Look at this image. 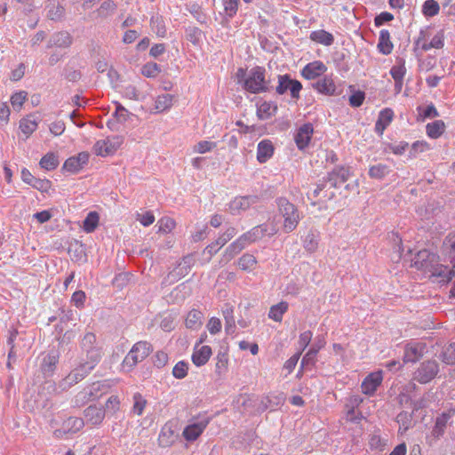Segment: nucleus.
<instances>
[{
    "mask_svg": "<svg viewBox=\"0 0 455 455\" xmlns=\"http://www.w3.org/2000/svg\"><path fill=\"white\" fill-rule=\"evenodd\" d=\"M269 89V82L265 77V68L255 67L248 72L244 79V90L251 93H260Z\"/></svg>",
    "mask_w": 455,
    "mask_h": 455,
    "instance_id": "f257e3e1",
    "label": "nucleus"
},
{
    "mask_svg": "<svg viewBox=\"0 0 455 455\" xmlns=\"http://www.w3.org/2000/svg\"><path fill=\"white\" fill-rule=\"evenodd\" d=\"M279 212L283 217V231L290 233L293 231L299 224V213L294 204L290 203L286 198H279L277 201Z\"/></svg>",
    "mask_w": 455,
    "mask_h": 455,
    "instance_id": "f03ea898",
    "label": "nucleus"
},
{
    "mask_svg": "<svg viewBox=\"0 0 455 455\" xmlns=\"http://www.w3.org/2000/svg\"><path fill=\"white\" fill-rule=\"evenodd\" d=\"M151 345L147 341H139L133 345L123 361V367L132 370L139 362L143 361L151 352Z\"/></svg>",
    "mask_w": 455,
    "mask_h": 455,
    "instance_id": "7ed1b4c3",
    "label": "nucleus"
},
{
    "mask_svg": "<svg viewBox=\"0 0 455 455\" xmlns=\"http://www.w3.org/2000/svg\"><path fill=\"white\" fill-rule=\"evenodd\" d=\"M96 364L97 363H92L89 360H85L84 362L80 363L76 368H75L65 379L60 381V387L62 390H67L75 384L78 383L84 379L87 374H89V372L95 367Z\"/></svg>",
    "mask_w": 455,
    "mask_h": 455,
    "instance_id": "20e7f679",
    "label": "nucleus"
},
{
    "mask_svg": "<svg viewBox=\"0 0 455 455\" xmlns=\"http://www.w3.org/2000/svg\"><path fill=\"white\" fill-rule=\"evenodd\" d=\"M124 142L122 136L108 137L105 140H98L93 148V153L96 156L105 157L115 154Z\"/></svg>",
    "mask_w": 455,
    "mask_h": 455,
    "instance_id": "39448f33",
    "label": "nucleus"
},
{
    "mask_svg": "<svg viewBox=\"0 0 455 455\" xmlns=\"http://www.w3.org/2000/svg\"><path fill=\"white\" fill-rule=\"evenodd\" d=\"M437 255L427 250H421L411 259V266L419 270L431 272L437 261Z\"/></svg>",
    "mask_w": 455,
    "mask_h": 455,
    "instance_id": "423d86ee",
    "label": "nucleus"
},
{
    "mask_svg": "<svg viewBox=\"0 0 455 455\" xmlns=\"http://www.w3.org/2000/svg\"><path fill=\"white\" fill-rule=\"evenodd\" d=\"M439 371L438 363L435 360L423 362L414 374V379L419 383H427L432 380Z\"/></svg>",
    "mask_w": 455,
    "mask_h": 455,
    "instance_id": "0eeeda50",
    "label": "nucleus"
},
{
    "mask_svg": "<svg viewBox=\"0 0 455 455\" xmlns=\"http://www.w3.org/2000/svg\"><path fill=\"white\" fill-rule=\"evenodd\" d=\"M301 89L302 85L298 80L291 79L288 75L278 76V85L276 87L278 94H283L290 91L291 97L298 99Z\"/></svg>",
    "mask_w": 455,
    "mask_h": 455,
    "instance_id": "6e6552de",
    "label": "nucleus"
},
{
    "mask_svg": "<svg viewBox=\"0 0 455 455\" xmlns=\"http://www.w3.org/2000/svg\"><path fill=\"white\" fill-rule=\"evenodd\" d=\"M96 337L92 332H87L82 339V348L86 352V360L98 363L100 359V349L94 347Z\"/></svg>",
    "mask_w": 455,
    "mask_h": 455,
    "instance_id": "1a4fd4ad",
    "label": "nucleus"
},
{
    "mask_svg": "<svg viewBox=\"0 0 455 455\" xmlns=\"http://www.w3.org/2000/svg\"><path fill=\"white\" fill-rule=\"evenodd\" d=\"M259 198L255 196L235 197L230 202L228 209L233 215L240 214L242 212L248 210L251 205L258 203Z\"/></svg>",
    "mask_w": 455,
    "mask_h": 455,
    "instance_id": "9d476101",
    "label": "nucleus"
},
{
    "mask_svg": "<svg viewBox=\"0 0 455 455\" xmlns=\"http://www.w3.org/2000/svg\"><path fill=\"white\" fill-rule=\"evenodd\" d=\"M90 155L88 152H81L76 156L68 158L63 165V169L70 172H77L82 170L89 161Z\"/></svg>",
    "mask_w": 455,
    "mask_h": 455,
    "instance_id": "9b49d317",
    "label": "nucleus"
},
{
    "mask_svg": "<svg viewBox=\"0 0 455 455\" xmlns=\"http://www.w3.org/2000/svg\"><path fill=\"white\" fill-rule=\"evenodd\" d=\"M84 425V419L81 418L70 417L67 419L60 429L54 431L56 437H61L66 434L76 433L83 428Z\"/></svg>",
    "mask_w": 455,
    "mask_h": 455,
    "instance_id": "f8f14e48",
    "label": "nucleus"
},
{
    "mask_svg": "<svg viewBox=\"0 0 455 455\" xmlns=\"http://www.w3.org/2000/svg\"><path fill=\"white\" fill-rule=\"evenodd\" d=\"M382 373L381 371H376L369 374L362 383V391L365 395H371L375 393L378 387L382 382Z\"/></svg>",
    "mask_w": 455,
    "mask_h": 455,
    "instance_id": "ddd939ff",
    "label": "nucleus"
},
{
    "mask_svg": "<svg viewBox=\"0 0 455 455\" xmlns=\"http://www.w3.org/2000/svg\"><path fill=\"white\" fill-rule=\"evenodd\" d=\"M208 423V419H204L199 422L188 425L183 430L184 438L189 442L196 440L204 432Z\"/></svg>",
    "mask_w": 455,
    "mask_h": 455,
    "instance_id": "4468645a",
    "label": "nucleus"
},
{
    "mask_svg": "<svg viewBox=\"0 0 455 455\" xmlns=\"http://www.w3.org/2000/svg\"><path fill=\"white\" fill-rule=\"evenodd\" d=\"M327 70L326 66L321 61H313L304 67L301 75L306 79L311 80L320 76Z\"/></svg>",
    "mask_w": 455,
    "mask_h": 455,
    "instance_id": "2eb2a0df",
    "label": "nucleus"
},
{
    "mask_svg": "<svg viewBox=\"0 0 455 455\" xmlns=\"http://www.w3.org/2000/svg\"><path fill=\"white\" fill-rule=\"evenodd\" d=\"M314 129L311 124H303L295 134V142L299 149L305 148L313 134Z\"/></svg>",
    "mask_w": 455,
    "mask_h": 455,
    "instance_id": "dca6fc26",
    "label": "nucleus"
},
{
    "mask_svg": "<svg viewBox=\"0 0 455 455\" xmlns=\"http://www.w3.org/2000/svg\"><path fill=\"white\" fill-rule=\"evenodd\" d=\"M84 416L92 425H99L105 418V410L96 405H90L84 411Z\"/></svg>",
    "mask_w": 455,
    "mask_h": 455,
    "instance_id": "f3484780",
    "label": "nucleus"
},
{
    "mask_svg": "<svg viewBox=\"0 0 455 455\" xmlns=\"http://www.w3.org/2000/svg\"><path fill=\"white\" fill-rule=\"evenodd\" d=\"M192 264L193 258L190 255L184 257L182 260L178 264V267L169 274V276L172 281H175L187 275Z\"/></svg>",
    "mask_w": 455,
    "mask_h": 455,
    "instance_id": "a211bd4d",
    "label": "nucleus"
},
{
    "mask_svg": "<svg viewBox=\"0 0 455 455\" xmlns=\"http://www.w3.org/2000/svg\"><path fill=\"white\" fill-rule=\"evenodd\" d=\"M432 275L440 277V282L448 283L451 281L455 275V267L453 265L451 267L448 266L439 265L437 261L435 264V267L430 272Z\"/></svg>",
    "mask_w": 455,
    "mask_h": 455,
    "instance_id": "6ab92c4d",
    "label": "nucleus"
},
{
    "mask_svg": "<svg viewBox=\"0 0 455 455\" xmlns=\"http://www.w3.org/2000/svg\"><path fill=\"white\" fill-rule=\"evenodd\" d=\"M72 44V36L68 32L66 31H60L58 33L53 34L49 42H48V47H68Z\"/></svg>",
    "mask_w": 455,
    "mask_h": 455,
    "instance_id": "aec40b11",
    "label": "nucleus"
},
{
    "mask_svg": "<svg viewBox=\"0 0 455 455\" xmlns=\"http://www.w3.org/2000/svg\"><path fill=\"white\" fill-rule=\"evenodd\" d=\"M274 153V146L270 140H264L258 144L257 159L259 163H266Z\"/></svg>",
    "mask_w": 455,
    "mask_h": 455,
    "instance_id": "412c9836",
    "label": "nucleus"
},
{
    "mask_svg": "<svg viewBox=\"0 0 455 455\" xmlns=\"http://www.w3.org/2000/svg\"><path fill=\"white\" fill-rule=\"evenodd\" d=\"M278 231L277 228L272 225L270 228L267 224H262L252 228L249 233L253 242L262 238L265 235H274Z\"/></svg>",
    "mask_w": 455,
    "mask_h": 455,
    "instance_id": "4be33fe9",
    "label": "nucleus"
},
{
    "mask_svg": "<svg viewBox=\"0 0 455 455\" xmlns=\"http://www.w3.org/2000/svg\"><path fill=\"white\" fill-rule=\"evenodd\" d=\"M442 251L455 267V234L446 236L443 243Z\"/></svg>",
    "mask_w": 455,
    "mask_h": 455,
    "instance_id": "5701e85b",
    "label": "nucleus"
},
{
    "mask_svg": "<svg viewBox=\"0 0 455 455\" xmlns=\"http://www.w3.org/2000/svg\"><path fill=\"white\" fill-rule=\"evenodd\" d=\"M394 113L390 108H385L380 111L379 118L375 124V131L381 135L387 126L391 123Z\"/></svg>",
    "mask_w": 455,
    "mask_h": 455,
    "instance_id": "b1692460",
    "label": "nucleus"
},
{
    "mask_svg": "<svg viewBox=\"0 0 455 455\" xmlns=\"http://www.w3.org/2000/svg\"><path fill=\"white\" fill-rule=\"evenodd\" d=\"M349 176V171L346 168H339L332 171L329 173L328 182H330L331 187L336 188L341 183H344L347 180Z\"/></svg>",
    "mask_w": 455,
    "mask_h": 455,
    "instance_id": "393cba45",
    "label": "nucleus"
},
{
    "mask_svg": "<svg viewBox=\"0 0 455 455\" xmlns=\"http://www.w3.org/2000/svg\"><path fill=\"white\" fill-rule=\"evenodd\" d=\"M325 345L324 339L323 337L318 336L313 346L310 347V349L307 351V353L304 355L302 359V365L313 363L315 355H317L318 351L323 347Z\"/></svg>",
    "mask_w": 455,
    "mask_h": 455,
    "instance_id": "a878e982",
    "label": "nucleus"
},
{
    "mask_svg": "<svg viewBox=\"0 0 455 455\" xmlns=\"http://www.w3.org/2000/svg\"><path fill=\"white\" fill-rule=\"evenodd\" d=\"M313 87L319 92L327 95H332L336 90L333 80L329 76H324L323 78L318 80L313 84Z\"/></svg>",
    "mask_w": 455,
    "mask_h": 455,
    "instance_id": "bb28decb",
    "label": "nucleus"
},
{
    "mask_svg": "<svg viewBox=\"0 0 455 455\" xmlns=\"http://www.w3.org/2000/svg\"><path fill=\"white\" fill-rule=\"evenodd\" d=\"M212 355V348L209 346H202L196 350L192 355V361L196 366L205 364Z\"/></svg>",
    "mask_w": 455,
    "mask_h": 455,
    "instance_id": "cd10ccee",
    "label": "nucleus"
},
{
    "mask_svg": "<svg viewBox=\"0 0 455 455\" xmlns=\"http://www.w3.org/2000/svg\"><path fill=\"white\" fill-rule=\"evenodd\" d=\"M203 318L204 314L197 310V309H192L188 312L187 318H186V326L189 329H198L203 324Z\"/></svg>",
    "mask_w": 455,
    "mask_h": 455,
    "instance_id": "c85d7f7f",
    "label": "nucleus"
},
{
    "mask_svg": "<svg viewBox=\"0 0 455 455\" xmlns=\"http://www.w3.org/2000/svg\"><path fill=\"white\" fill-rule=\"evenodd\" d=\"M378 48L383 54H389L393 50V44L390 40V34L387 30L382 29L379 33Z\"/></svg>",
    "mask_w": 455,
    "mask_h": 455,
    "instance_id": "c756f323",
    "label": "nucleus"
},
{
    "mask_svg": "<svg viewBox=\"0 0 455 455\" xmlns=\"http://www.w3.org/2000/svg\"><path fill=\"white\" fill-rule=\"evenodd\" d=\"M106 385L100 382L93 383L90 387L84 389L76 397H82V399H86L87 401L95 399L99 397L100 395H98V392L102 391L105 388Z\"/></svg>",
    "mask_w": 455,
    "mask_h": 455,
    "instance_id": "7c9ffc66",
    "label": "nucleus"
},
{
    "mask_svg": "<svg viewBox=\"0 0 455 455\" xmlns=\"http://www.w3.org/2000/svg\"><path fill=\"white\" fill-rule=\"evenodd\" d=\"M243 249L244 247L243 246V244H241L240 242L235 240L226 248L223 253V257L221 259V262L225 264L229 262L235 255L240 253Z\"/></svg>",
    "mask_w": 455,
    "mask_h": 455,
    "instance_id": "2f4dec72",
    "label": "nucleus"
},
{
    "mask_svg": "<svg viewBox=\"0 0 455 455\" xmlns=\"http://www.w3.org/2000/svg\"><path fill=\"white\" fill-rule=\"evenodd\" d=\"M288 310V303L281 301L276 305L270 307L268 312V317L275 322H282L283 315Z\"/></svg>",
    "mask_w": 455,
    "mask_h": 455,
    "instance_id": "473e14b6",
    "label": "nucleus"
},
{
    "mask_svg": "<svg viewBox=\"0 0 455 455\" xmlns=\"http://www.w3.org/2000/svg\"><path fill=\"white\" fill-rule=\"evenodd\" d=\"M176 436L170 427H164L158 437L161 447H170L175 441Z\"/></svg>",
    "mask_w": 455,
    "mask_h": 455,
    "instance_id": "72a5a7b5",
    "label": "nucleus"
},
{
    "mask_svg": "<svg viewBox=\"0 0 455 455\" xmlns=\"http://www.w3.org/2000/svg\"><path fill=\"white\" fill-rule=\"evenodd\" d=\"M313 41L324 44L326 46L331 45L334 42L333 36L325 30L313 31L310 35Z\"/></svg>",
    "mask_w": 455,
    "mask_h": 455,
    "instance_id": "f704fd0d",
    "label": "nucleus"
},
{
    "mask_svg": "<svg viewBox=\"0 0 455 455\" xmlns=\"http://www.w3.org/2000/svg\"><path fill=\"white\" fill-rule=\"evenodd\" d=\"M237 265L242 270L251 272L255 268L257 259L252 254L244 253L238 259Z\"/></svg>",
    "mask_w": 455,
    "mask_h": 455,
    "instance_id": "c9c22d12",
    "label": "nucleus"
},
{
    "mask_svg": "<svg viewBox=\"0 0 455 455\" xmlns=\"http://www.w3.org/2000/svg\"><path fill=\"white\" fill-rule=\"evenodd\" d=\"M427 133L433 139L439 138L445 130V124L442 120H436L433 123L427 124L426 126Z\"/></svg>",
    "mask_w": 455,
    "mask_h": 455,
    "instance_id": "e433bc0d",
    "label": "nucleus"
},
{
    "mask_svg": "<svg viewBox=\"0 0 455 455\" xmlns=\"http://www.w3.org/2000/svg\"><path fill=\"white\" fill-rule=\"evenodd\" d=\"M116 4L113 0H105L96 11L99 18L107 19L114 14L116 10Z\"/></svg>",
    "mask_w": 455,
    "mask_h": 455,
    "instance_id": "4c0bfd02",
    "label": "nucleus"
},
{
    "mask_svg": "<svg viewBox=\"0 0 455 455\" xmlns=\"http://www.w3.org/2000/svg\"><path fill=\"white\" fill-rule=\"evenodd\" d=\"M421 356L422 351L419 346H407L404 349L403 362L415 363Z\"/></svg>",
    "mask_w": 455,
    "mask_h": 455,
    "instance_id": "58836bf2",
    "label": "nucleus"
},
{
    "mask_svg": "<svg viewBox=\"0 0 455 455\" xmlns=\"http://www.w3.org/2000/svg\"><path fill=\"white\" fill-rule=\"evenodd\" d=\"M173 96L171 94H162L155 101V109L157 112H163L172 106Z\"/></svg>",
    "mask_w": 455,
    "mask_h": 455,
    "instance_id": "ea45409f",
    "label": "nucleus"
},
{
    "mask_svg": "<svg viewBox=\"0 0 455 455\" xmlns=\"http://www.w3.org/2000/svg\"><path fill=\"white\" fill-rule=\"evenodd\" d=\"M100 216L96 212H91L84 220L83 228L86 233L93 232L99 225Z\"/></svg>",
    "mask_w": 455,
    "mask_h": 455,
    "instance_id": "a19ab883",
    "label": "nucleus"
},
{
    "mask_svg": "<svg viewBox=\"0 0 455 455\" xmlns=\"http://www.w3.org/2000/svg\"><path fill=\"white\" fill-rule=\"evenodd\" d=\"M388 439L382 437L379 431H375L370 435L369 444L371 449L382 451L387 444Z\"/></svg>",
    "mask_w": 455,
    "mask_h": 455,
    "instance_id": "79ce46f5",
    "label": "nucleus"
},
{
    "mask_svg": "<svg viewBox=\"0 0 455 455\" xmlns=\"http://www.w3.org/2000/svg\"><path fill=\"white\" fill-rule=\"evenodd\" d=\"M390 172V168L387 164H378L369 170V175L372 179L381 180Z\"/></svg>",
    "mask_w": 455,
    "mask_h": 455,
    "instance_id": "37998d69",
    "label": "nucleus"
},
{
    "mask_svg": "<svg viewBox=\"0 0 455 455\" xmlns=\"http://www.w3.org/2000/svg\"><path fill=\"white\" fill-rule=\"evenodd\" d=\"M39 164L45 170H54L59 165L58 156L53 153H48L41 158Z\"/></svg>",
    "mask_w": 455,
    "mask_h": 455,
    "instance_id": "c03bdc74",
    "label": "nucleus"
},
{
    "mask_svg": "<svg viewBox=\"0 0 455 455\" xmlns=\"http://www.w3.org/2000/svg\"><path fill=\"white\" fill-rule=\"evenodd\" d=\"M151 28L156 34L161 37H164L166 34V28L164 22L161 16H153L150 20Z\"/></svg>",
    "mask_w": 455,
    "mask_h": 455,
    "instance_id": "a18cd8bd",
    "label": "nucleus"
},
{
    "mask_svg": "<svg viewBox=\"0 0 455 455\" xmlns=\"http://www.w3.org/2000/svg\"><path fill=\"white\" fill-rule=\"evenodd\" d=\"M37 128V123L36 120L30 118H23L20 122V129L28 138Z\"/></svg>",
    "mask_w": 455,
    "mask_h": 455,
    "instance_id": "49530a36",
    "label": "nucleus"
},
{
    "mask_svg": "<svg viewBox=\"0 0 455 455\" xmlns=\"http://www.w3.org/2000/svg\"><path fill=\"white\" fill-rule=\"evenodd\" d=\"M58 363V356L54 354H49L44 358L42 363V371L44 374H50L53 371L56 363Z\"/></svg>",
    "mask_w": 455,
    "mask_h": 455,
    "instance_id": "de8ad7c7",
    "label": "nucleus"
},
{
    "mask_svg": "<svg viewBox=\"0 0 455 455\" xmlns=\"http://www.w3.org/2000/svg\"><path fill=\"white\" fill-rule=\"evenodd\" d=\"M304 248L310 253L315 252L318 248V235L313 232H309L305 238Z\"/></svg>",
    "mask_w": 455,
    "mask_h": 455,
    "instance_id": "09e8293b",
    "label": "nucleus"
},
{
    "mask_svg": "<svg viewBox=\"0 0 455 455\" xmlns=\"http://www.w3.org/2000/svg\"><path fill=\"white\" fill-rule=\"evenodd\" d=\"M237 234V230L235 227H228L224 233L219 235L216 239V244L219 247H223L228 241H230Z\"/></svg>",
    "mask_w": 455,
    "mask_h": 455,
    "instance_id": "8fccbe9b",
    "label": "nucleus"
},
{
    "mask_svg": "<svg viewBox=\"0 0 455 455\" xmlns=\"http://www.w3.org/2000/svg\"><path fill=\"white\" fill-rule=\"evenodd\" d=\"M443 33L438 32L428 44H423L421 48L424 51H428L431 48L441 49L443 47Z\"/></svg>",
    "mask_w": 455,
    "mask_h": 455,
    "instance_id": "3c124183",
    "label": "nucleus"
},
{
    "mask_svg": "<svg viewBox=\"0 0 455 455\" xmlns=\"http://www.w3.org/2000/svg\"><path fill=\"white\" fill-rule=\"evenodd\" d=\"M439 4L435 0H427L423 4L422 12L425 16L433 17L438 14Z\"/></svg>",
    "mask_w": 455,
    "mask_h": 455,
    "instance_id": "603ef678",
    "label": "nucleus"
},
{
    "mask_svg": "<svg viewBox=\"0 0 455 455\" xmlns=\"http://www.w3.org/2000/svg\"><path fill=\"white\" fill-rule=\"evenodd\" d=\"M160 72V67L155 62H148L141 68L142 75L147 77H156Z\"/></svg>",
    "mask_w": 455,
    "mask_h": 455,
    "instance_id": "864d4df0",
    "label": "nucleus"
},
{
    "mask_svg": "<svg viewBox=\"0 0 455 455\" xmlns=\"http://www.w3.org/2000/svg\"><path fill=\"white\" fill-rule=\"evenodd\" d=\"M27 96H28V93L24 91L15 92L11 97V103H12V108L16 110H20V108L22 107L24 101L26 100Z\"/></svg>",
    "mask_w": 455,
    "mask_h": 455,
    "instance_id": "5fc2aeb1",
    "label": "nucleus"
},
{
    "mask_svg": "<svg viewBox=\"0 0 455 455\" xmlns=\"http://www.w3.org/2000/svg\"><path fill=\"white\" fill-rule=\"evenodd\" d=\"M396 421L400 424L399 432L403 434L410 427L411 415L402 411L396 416Z\"/></svg>",
    "mask_w": 455,
    "mask_h": 455,
    "instance_id": "6e6d98bb",
    "label": "nucleus"
},
{
    "mask_svg": "<svg viewBox=\"0 0 455 455\" xmlns=\"http://www.w3.org/2000/svg\"><path fill=\"white\" fill-rule=\"evenodd\" d=\"M216 147L215 142L202 140L196 144L193 148V151L198 154H204L211 151L213 148Z\"/></svg>",
    "mask_w": 455,
    "mask_h": 455,
    "instance_id": "4d7b16f0",
    "label": "nucleus"
},
{
    "mask_svg": "<svg viewBox=\"0 0 455 455\" xmlns=\"http://www.w3.org/2000/svg\"><path fill=\"white\" fill-rule=\"evenodd\" d=\"M188 365L187 363L180 361L175 364L172 369V374L176 379H183L187 376Z\"/></svg>",
    "mask_w": 455,
    "mask_h": 455,
    "instance_id": "13d9d810",
    "label": "nucleus"
},
{
    "mask_svg": "<svg viewBox=\"0 0 455 455\" xmlns=\"http://www.w3.org/2000/svg\"><path fill=\"white\" fill-rule=\"evenodd\" d=\"M443 361L447 364L455 363V342L445 348L442 355Z\"/></svg>",
    "mask_w": 455,
    "mask_h": 455,
    "instance_id": "bf43d9fd",
    "label": "nucleus"
},
{
    "mask_svg": "<svg viewBox=\"0 0 455 455\" xmlns=\"http://www.w3.org/2000/svg\"><path fill=\"white\" fill-rule=\"evenodd\" d=\"M134 404L133 411L137 415H141L146 406L147 401L142 397L140 393H136L133 395Z\"/></svg>",
    "mask_w": 455,
    "mask_h": 455,
    "instance_id": "052dcab7",
    "label": "nucleus"
},
{
    "mask_svg": "<svg viewBox=\"0 0 455 455\" xmlns=\"http://www.w3.org/2000/svg\"><path fill=\"white\" fill-rule=\"evenodd\" d=\"M450 419L449 415L443 414L441 417H438L435 421V426L434 427V434L438 435H441L443 433V430L446 427L447 421Z\"/></svg>",
    "mask_w": 455,
    "mask_h": 455,
    "instance_id": "680f3d73",
    "label": "nucleus"
},
{
    "mask_svg": "<svg viewBox=\"0 0 455 455\" xmlns=\"http://www.w3.org/2000/svg\"><path fill=\"white\" fill-rule=\"evenodd\" d=\"M158 224H159V231L163 232V233H169L175 227V221L169 217L162 218L158 221Z\"/></svg>",
    "mask_w": 455,
    "mask_h": 455,
    "instance_id": "e2e57ef3",
    "label": "nucleus"
},
{
    "mask_svg": "<svg viewBox=\"0 0 455 455\" xmlns=\"http://www.w3.org/2000/svg\"><path fill=\"white\" fill-rule=\"evenodd\" d=\"M64 13L65 10L61 5H52L48 12V17L52 20H59L64 16Z\"/></svg>",
    "mask_w": 455,
    "mask_h": 455,
    "instance_id": "0e129e2a",
    "label": "nucleus"
},
{
    "mask_svg": "<svg viewBox=\"0 0 455 455\" xmlns=\"http://www.w3.org/2000/svg\"><path fill=\"white\" fill-rule=\"evenodd\" d=\"M201 36V30L197 28H189L187 30V38L188 41H190L193 44H197L200 40Z\"/></svg>",
    "mask_w": 455,
    "mask_h": 455,
    "instance_id": "69168bd1",
    "label": "nucleus"
},
{
    "mask_svg": "<svg viewBox=\"0 0 455 455\" xmlns=\"http://www.w3.org/2000/svg\"><path fill=\"white\" fill-rule=\"evenodd\" d=\"M120 401L117 396L112 395L110 396L106 403V410L108 411H111L113 413L116 412L119 410Z\"/></svg>",
    "mask_w": 455,
    "mask_h": 455,
    "instance_id": "338daca9",
    "label": "nucleus"
},
{
    "mask_svg": "<svg viewBox=\"0 0 455 455\" xmlns=\"http://www.w3.org/2000/svg\"><path fill=\"white\" fill-rule=\"evenodd\" d=\"M207 329L212 334H216L221 330V322L217 317H212L208 323H207Z\"/></svg>",
    "mask_w": 455,
    "mask_h": 455,
    "instance_id": "774afa93",
    "label": "nucleus"
}]
</instances>
